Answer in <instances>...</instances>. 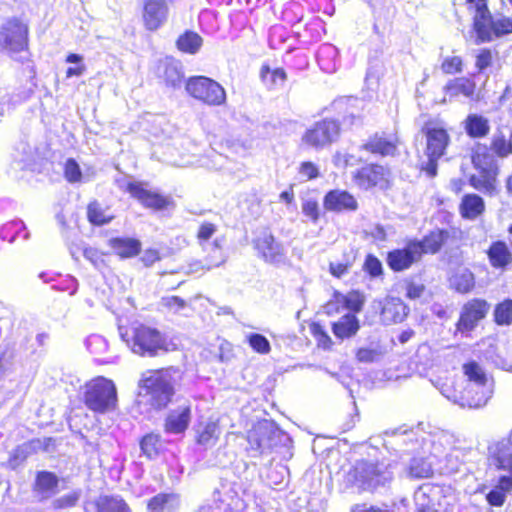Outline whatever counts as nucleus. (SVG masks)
Here are the masks:
<instances>
[{
  "mask_svg": "<svg viewBox=\"0 0 512 512\" xmlns=\"http://www.w3.org/2000/svg\"><path fill=\"white\" fill-rule=\"evenodd\" d=\"M191 420L190 405L183 404L169 412L165 421V430L168 433L179 434L184 432Z\"/></svg>",
  "mask_w": 512,
  "mask_h": 512,
  "instance_id": "nucleus-19",
  "label": "nucleus"
},
{
  "mask_svg": "<svg viewBox=\"0 0 512 512\" xmlns=\"http://www.w3.org/2000/svg\"><path fill=\"white\" fill-rule=\"evenodd\" d=\"M158 76L163 79L167 86L180 87L183 80V73L179 62L173 58L160 60L157 67Z\"/></svg>",
  "mask_w": 512,
  "mask_h": 512,
  "instance_id": "nucleus-20",
  "label": "nucleus"
},
{
  "mask_svg": "<svg viewBox=\"0 0 512 512\" xmlns=\"http://www.w3.org/2000/svg\"><path fill=\"white\" fill-rule=\"evenodd\" d=\"M339 124L334 120H323L317 122L314 127L308 130L302 140L305 144L322 148L335 141L339 135Z\"/></svg>",
  "mask_w": 512,
  "mask_h": 512,
  "instance_id": "nucleus-13",
  "label": "nucleus"
},
{
  "mask_svg": "<svg viewBox=\"0 0 512 512\" xmlns=\"http://www.w3.org/2000/svg\"><path fill=\"white\" fill-rule=\"evenodd\" d=\"M309 329L315 340L317 341V345L323 349H330L333 345L331 337L328 335L326 330L319 323H311L309 325Z\"/></svg>",
  "mask_w": 512,
  "mask_h": 512,
  "instance_id": "nucleus-52",
  "label": "nucleus"
},
{
  "mask_svg": "<svg viewBox=\"0 0 512 512\" xmlns=\"http://www.w3.org/2000/svg\"><path fill=\"white\" fill-rule=\"evenodd\" d=\"M88 220L94 225H104L109 223L114 216L109 213V210L103 208L97 201L91 202L87 208Z\"/></svg>",
  "mask_w": 512,
  "mask_h": 512,
  "instance_id": "nucleus-45",
  "label": "nucleus"
},
{
  "mask_svg": "<svg viewBox=\"0 0 512 512\" xmlns=\"http://www.w3.org/2000/svg\"><path fill=\"white\" fill-rule=\"evenodd\" d=\"M242 508V500L234 491L229 490L217 500L215 512H239Z\"/></svg>",
  "mask_w": 512,
  "mask_h": 512,
  "instance_id": "nucleus-43",
  "label": "nucleus"
},
{
  "mask_svg": "<svg viewBox=\"0 0 512 512\" xmlns=\"http://www.w3.org/2000/svg\"><path fill=\"white\" fill-rule=\"evenodd\" d=\"M175 373L172 369L148 371L143 374L140 388L145 391L151 406L161 409L167 406L174 394Z\"/></svg>",
  "mask_w": 512,
  "mask_h": 512,
  "instance_id": "nucleus-3",
  "label": "nucleus"
},
{
  "mask_svg": "<svg viewBox=\"0 0 512 512\" xmlns=\"http://www.w3.org/2000/svg\"><path fill=\"white\" fill-rule=\"evenodd\" d=\"M388 178L389 172L380 165L364 166L353 175L355 185L363 190H368L372 187L387 188Z\"/></svg>",
  "mask_w": 512,
  "mask_h": 512,
  "instance_id": "nucleus-16",
  "label": "nucleus"
},
{
  "mask_svg": "<svg viewBox=\"0 0 512 512\" xmlns=\"http://www.w3.org/2000/svg\"><path fill=\"white\" fill-rule=\"evenodd\" d=\"M216 230V225L210 222H204L200 225L196 235L200 247L205 246V244L211 243L209 240L215 234Z\"/></svg>",
  "mask_w": 512,
  "mask_h": 512,
  "instance_id": "nucleus-58",
  "label": "nucleus"
},
{
  "mask_svg": "<svg viewBox=\"0 0 512 512\" xmlns=\"http://www.w3.org/2000/svg\"><path fill=\"white\" fill-rule=\"evenodd\" d=\"M487 253L490 264L494 268H504L512 262V253L505 242L492 243Z\"/></svg>",
  "mask_w": 512,
  "mask_h": 512,
  "instance_id": "nucleus-33",
  "label": "nucleus"
},
{
  "mask_svg": "<svg viewBox=\"0 0 512 512\" xmlns=\"http://www.w3.org/2000/svg\"><path fill=\"white\" fill-rule=\"evenodd\" d=\"M485 209L483 199L476 194H467L462 198L460 204L461 215L466 219H476Z\"/></svg>",
  "mask_w": 512,
  "mask_h": 512,
  "instance_id": "nucleus-35",
  "label": "nucleus"
},
{
  "mask_svg": "<svg viewBox=\"0 0 512 512\" xmlns=\"http://www.w3.org/2000/svg\"><path fill=\"white\" fill-rule=\"evenodd\" d=\"M161 447V441L160 437L157 434H147L145 435L141 442H140V448L144 455H146L148 458H153L156 456L159 452V449Z\"/></svg>",
  "mask_w": 512,
  "mask_h": 512,
  "instance_id": "nucleus-49",
  "label": "nucleus"
},
{
  "mask_svg": "<svg viewBox=\"0 0 512 512\" xmlns=\"http://www.w3.org/2000/svg\"><path fill=\"white\" fill-rule=\"evenodd\" d=\"M449 232L447 230H434L425 236L422 240H418V245L421 248L420 255L423 254H435L437 253L442 245L447 241Z\"/></svg>",
  "mask_w": 512,
  "mask_h": 512,
  "instance_id": "nucleus-32",
  "label": "nucleus"
},
{
  "mask_svg": "<svg viewBox=\"0 0 512 512\" xmlns=\"http://www.w3.org/2000/svg\"><path fill=\"white\" fill-rule=\"evenodd\" d=\"M471 159L475 169L499 172L497 155L486 145H476Z\"/></svg>",
  "mask_w": 512,
  "mask_h": 512,
  "instance_id": "nucleus-25",
  "label": "nucleus"
},
{
  "mask_svg": "<svg viewBox=\"0 0 512 512\" xmlns=\"http://www.w3.org/2000/svg\"><path fill=\"white\" fill-rule=\"evenodd\" d=\"M512 33V20L507 17L494 19L492 35L497 37Z\"/></svg>",
  "mask_w": 512,
  "mask_h": 512,
  "instance_id": "nucleus-61",
  "label": "nucleus"
},
{
  "mask_svg": "<svg viewBox=\"0 0 512 512\" xmlns=\"http://www.w3.org/2000/svg\"><path fill=\"white\" fill-rule=\"evenodd\" d=\"M31 95V91H24L23 93L11 96L6 89L0 90V115L4 113V106L10 107L22 101L27 100Z\"/></svg>",
  "mask_w": 512,
  "mask_h": 512,
  "instance_id": "nucleus-54",
  "label": "nucleus"
},
{
  "mask_svg": "<svg viewBox=\"0 0 512 512\" xmlns=\"http://www.w3.org/2000/svg\"><path fill=\"white\" fill-rule=\"evenodd\" d=\"M84 402L95 412L104 413L113 409L117 402L114 383L104 377L93 379L86 385Z\"/></svg>",
  "mask_w": 512,
  "mask_h": 512,
  "instance_id": "nucleus-7",
  "label": "nucleus"
},
{
  "mask_svg": "<svg viewBox=\"0 0 512 512\" xmlns=\"http://www.w3.org/2000/svg\"><path fill=\"white\" fill-rule=\"evenodd\" d=\"M220 434V428L216 422L210 421L200 425L197 430V442L201 445L214 444Z\"/></svg>",
  "mask_w": 512,
  "mask_h": 512,
  "instance_id": "nucleus-46",
  "label": "nucleus"
},
{
  "mask_svg": "<svg viewBox=\"0 0 512 512\" xmlns=\"http://www.w3.org/2000/svg\"><path fill=\"white\" fill-rule=\"evenodd\" d=\"M35 451V442H25L17 446L10 454L7 461V467L15 470L17 467L22 465L25 460Z\"/></svg>",
  "mask_w": 512,
  "mask_h": 512,
  "instance_id": "nucleus-42",
  "label": "nucleus"
},
{
  "mask_svg": "<svg viewBox=\"0 0 512 512\" xmlns=\"http://www.w3.org/2000/svg\"><path fill=\"white\" fill-rule=\"evenodd\" d=\"M420 251L418 240H409L403 248L394 249L388 253L387 264L395 272L407 270L420 261Z\"/></svg>",
  "mask_w": 512,
  "mask_h": 512,
  "instance_id": "nucleus-14",
  "label": "nucleus"
},
{
  "mask_svg": "<svg viewBox=\"0 0 512 512\" xmlns=\"http://www.w3.org/2000/svg\"><path fill=\"white\" fill-rule=\"evenodd\" d=\"M494 320L498 325L512 323V300L506 299L495 307Z\"/></svg>",
  "mask_w": 512,
  "mask_h": 512,
  "instance_id": "nucleus-48",
  "label": "nucleus"
},
{
  "mask_svg": "<svg viewBox=\"0 0 512 512\" xmlns=\"http://www.w3.org/2000/svg\"><path fill=\"white\" fill-rule=\"evenodd\" d=\"M256 248L262 254L263 258L270 263H280L284 255L278 243L272 235L264 234L256 240Z\"/></svg>",
  "mask_w": 512,
  "mask_h": 512,
  "instance_id": "nucleus-26",
  "label": "nucleus"
},
{
  "mask_svg": "<svg viewBox=\"0 0 512 512\" xmlns=\"http://www.w3.org/2000/svg\"><path fill=\"white\" fill-rule=\"evenodd\" d=\"M509 443H498L492 451V464L499 470L512 472V430Z\"/></svg>",
  "mask_w": 512,
  "mask_h": 512,
  "instance_id": "nucleus-28",
  "label": "nucleus"
},
{
  "mask_svg": "<svg viewBox=\"0 0 512 512\" xmlns=\"http://www.w3.org/2000/svg\"><path fill=\"white\" fill-rule=\"evenodd\" d=\"M323 206L327 211L336 213L355 212L358 209V201L350 192L334 189L324 196Z\"/></svg>",
  "mask_w": 512,
  "mask_h": 512,
  "instance_id": "nucleus-18",
  "label": "nucleus"
},
{
  "mask_svg": "<svg viewBox=\"0 0 512 512\" xmlns=\"http://www.w3.org/2000/svg\"><path fill=\"white\" fill-rule=\"evenodd\" d=\"M98 506V512H130L127 504L117 497H103Z\"/></svg>",
  "mask_w": 512,
  "mask_h": 512,
  "instance_id": "nucleus-47",
  "label": "nucleus"
},
{
  "mask_svg": "<svg viewBox=\"0 0 512 512\" xmlns=\"http://www.w3.org/2000/svg\"><path fill=\"white\" fill-rule=\"evenodd\" d=\"M465 130L473 138L485 137L490 131L489 121L481 115L470 114L465 120Z\"/></svg>",
  "mask_w": 512,
  "mask_h": 512,
  "instance_id": "nucleus-37",
  "label": "nucleus"
},
{
  "mask_svg": "<svg viewBox=\"0 0 512 512\" xmlns=\"http://www.w3.org/2000/svg\"><path fill=\"white\" fill-rule=\"evenodd\" d=\"M58 477L49 471L37 473L33 490L41 500L51 498L58 492Z\"/></svg>",
  "mask_w": 512,
  "mask_h": 512,
  "instance_id": "nucleus-23",
  "label": "nucleus"
},
{
  "mask_svg": "<svg viewBox=\"0 0 512 512\" xmlns=\"http://www.w3.org/2000/svg\"><path fill=\"white\" fill-rule=\"evenodd\" d=\"M422 131L426 136L427 161L422 163L421 169L428 176L434 177L437 174L438 159L445 154L450 143V136L442 125L432 121L426 123Z\"/></svg>",
  "mask_w": 512,
  "mask_h": 512,
  "instance_id": "nucleus-5",
  "label": "nucleus"
},
{
  "mask_svg": "<svg viewBox=\"0 0 512 512\" xmlns=\"http://www.w3.org/2000/svg\"><path fill=\"white\" fill-rule=\"evenodd\" d=\"M490 305L483 299H472L465 303L461 309L457 329L460 332L472 331L477 324L486 317Z\"/></svg>",
  "mask_w": 512,
  "mask_h": 512,
  "instance_id": "nucleus-15",
  "label": "nucleus"
},
{
  "mask_svg": "<svg viewBox=\"0 0 512 512\" xmlns=\"http://www.w3.org/2000/svg\"><path fill=\"white\" fill-rule=\"evenodd\" d=\"M440 489L431 486L420 487L414 494L418 512H439L440 503L436 501Z\"/></svg>",
  "mask_w": 512,
  "mask_h": 512,
  "instance_id": "nucleus-24",
  "label": "nucleus"
},
{
  "mask_svg": "<svg viewBox=\"0 0 512 512\" xmlns=\"http://www.w3.org/2000/svg\"><path fill=\"white\" fill-rule=\"evenodd\" d=\"M477 174L471 175L469 179L470 185L476 190L492 195L496 191L497 187V176L499 172L483 171L482 169H476Z\"/></svg>",
  "mask_w": 512,
  "mask_h": 512,
  "instance_id": "nucleus-29",
  "label": "nucleus"
},
{
  "mask_svg": "<svg viewBox=\"0 0 512 512\" xmlns=\"http://www.w3.org/2000/svg\"><path fill=\"white\" fill-rule=\"evenodd\" d=\"M28 46V27L16 18L7 20L0 27V47L12 57Z\"/></svg>",
  "mask_w": 512,
  "mask_h": 512,
  "instance_id": "nucleus-9",
  "label": "nucleus"
},
{
  "mask_svg": "<svg viewBox=\"0 0 512 512\" xmlns=\"http://www.w3.org/2000/svg\"><path fill=\"white\" fill-rule=\"evenodd\" d=\"M350 512H393V511L390 510L386 504L377 506V505H368L366 503H363V504L353 505L351 507Z\"/></svg>",
  "mask_w": 512,
  "mask_h": 512,
  "instance_id": "nucleus-64",
  "label": "nucleus"
},
{
  "mask_svg": "<svg viewBox=\"0 0 512 512\" xmlns=\"http://www.w3.org/2000/svg\"><path fill=\"white\" fill-rule=\"evenodd\" d=\"M489 148L498 158H506L512 153V132L507 139L501 130H497L492 135Z\"/></svg>",
  "mask_w": 512,
  "mask_h": 512,
  "instance_id": "nucleus-39",
  "label": "nucleus"
},
{
  "mask_svg": "<svg viewBox=\"0 0 512 512\" xmlns=\"http://www.w3.org/2000/svg\"><path fill=\"white\" fill-rule=\"evenodd\" d=\"M468 3L474 9L473 28L477 35L475 44L491 41L494 20L486 0H468Z\"/></svg>",
  "mask_w": 512,
  "mask_h": 512,
  "instance_id": "nucleus-11",
  "label": "nucleus"
},
{
  "mask_svg": "<svg viewBox=\"0 0 512 512\" xmlns=\"http://www.w3.org/2000/svg\"><path fill=\"white\" fill-rule=\"evenodd\" d=\"M278 438V429L272 421H259L247 432V449L253 456H258L276 445Z\"/></svg>",
  "mask_w": 512,
  "mask_h": 512,
  "instance_id": "nucleus-10",
  "label": "nucleus"
},
{
  "mask_svg": "<svg viewBox=\"0 0 512 512\" xmlns=\"http://www.w3.org/2000/svg\"><path fill=\"white\" fill-rule=\"evenodd\" d=\"M109 246L115 254L121 258H132L137 256L141 250V242L134 238H111Z\"/></svg>",
  "mask_w": 512,
  "mask_h": 512,
  "instance_id": "nucleus-30",
  "label": "nucleus"
},
{
  "mask_svg": "<svg viewBox=\"0 0 512 512\" xmlns=\"http://www.w3.org/2000/svg\"><path fill=\"white\" fill-rule=\"evenodd\" d=\"M119 334L131 352L141 357H155L170 350L167 337L156 328L145 324L120 326Z\"/></svg>",
  "mask_w": 512,
  "mask_h": 512,
  "instance_id": "nucleus-1",
  "label": "nucleus"
},
{
  "mask_svg": "<svg viewBox=\"0 0 512 512\" xmlns=\"http://www.w3.org/2000/svg\"><path fill=\"white\" fill-rule=\"evenodd\" d=\"M363 148L373 154H380L382 156L394 155L396 151V144L393 141L387 140L380 136H374Z\"/></svg>",
  "mask_w": 512,
  "mask_h": 512,
  "instance_id": "nucleus-40",
  "label": "nucleus"
},
{
  "mask_svg": "<svg viewBox=\"0 0 512 512\" xmlns=\"http://www.w3.org/2000/svg\"><path fill=\"white\" fill-rule=\"evenodd\" d=\"M288 39V30L283 25H274L270 28L268 43L271 49L283 50L284 54L288 53L286 41Z\"/></svg>",
  "mask_w": 512,
  "mask_h": 512,
  "instance_id": "nucleus-44",
  "label": "nucleus"
},
{
  "mask_svg": "<svg viewBox=\"0 0 512 512\" xmlns=\"http://www.w3.org/2000/svg\"><path fill=\"white\" fill-rule=\"evenodd\" d=\"M354 484L362 489L373 491L378 487L385 486L393 479L391 464L370 463L359 461L353 470Z\"/></svg>",
  "mask_w": 512,
  "mask_h": 512,
  "instance_id": "nucleus-6",
  "label": "nucleus"
},
{
  "mask_svg": "<svg viewBox=\"0 0 512 512\" xmlns=\"http://www.w3.org/2000/svg\"><path fill=\"white\" fill-rule=\"evenodd\" d=\"M468 383L464 390L469 397L461 398L470 409L484 407L493 395V381L489 380L482 367L475 361L463 365Z\"/></svg>",
  "mask_w": 512,
  "mask_h": 512,
  "instance_id": "nucleus-4",
  "label": "nucleus"
},
{
  "mask_svg": "<svg viewBox=\"0 0 512 512\" xmlns=\"http://www.w3.org/2000/svg\"><path fill=\"white\" fill-rule=\"evenodd\" d=\"M248 343L251 346V348L260 354H267L270 352V343L268 339L258 333H252L247 336Z\"/></svg>",
  "mask_w": 512,
  "mask_h": 512,
  "instance_id": "nucleus-56",
  "label": "nucleus"
},
{
  "mask_svg": "<svg viewBox=\"0 0 512 512\" xmlns=\"http://www.w3.org/2000/svg\"><path fill=\"white\" fill-rule=\"evenodd\" d=\"M364 269L372 277L380 276L383 271L381 262L373 255L367 256L364 263Z\"/></svg>",
  "mask_w": 512,
  "mask_h": 512,
  "instance_id": "nucleus-63",
  "label": "nucleus"
},
{
  "mask_svg": "<svg viewBox=\"0 0 512 512\" xmlns=\"http://www.w3.org/2000/svg\"><path fill=\"white\" fill-rule=\"evenodd\" d=\"M421 453L439 464L438 469L445 473L457 472L460 466L456 439L447 431H435L422 437Z\"/></svg>",
  "mask_w": 512,
  "mask_h": 512,
  "instance_id": "nucleus-2",
  "label": "nucleus"
},
{
  "mask_svg": "<svg viewBox=\"0 0 512 512\" xmlns=\"http://www.w3.org/2000/svg\"><path fill=\"white\" fill-rule=\"evenodd\" d=\"M319 176V168L310 161L302 162L298 168V178L300 181L315 179Z\"/></svg>",
  "mask_w": 512,
  "mask_h": 512,
  "instance_id": "nucleus-60",
  "label": "nucleus"
},
{
  "mask_svg": "<svg viewBox=\"0 0 512 512\" xmlns=\"http://www.w3.org/2000/svg\"><path fill=\"white\" fill-rule=\"evenodd\" d=\"M452 285L460 293H468L475 285L474 275L465 270L454 276L452 279Z\"/></svg>",
  "mask_w": 512,
  "mask_h": 512,
  "instance_id": "nucleus-50",
  "label": "nucleus"
},
{
  "mask_svg": "<svg viewBox=\"0 0 512 512\" xmlns=\"http://www.w3.org/2000/svg\"><path fill=\"white\" fill-rule=\"evenodd\" d=\"M359 328V321L356 316L352 314L342 316L332 325L333 333L339 339L350 338L356 335Z\"/></svg>",
  "mask_w": 512,
  "mask_h": 512,
  "instance_id": "nucleus-34",
  "label": "nucleus"
},
{
  "mask_svg": "<svg viewBox=\"0 0 512 512\" xmlns=\"http://www.w3.org/2000/svg\"><path fill=\"white\" fill-rule=\"evenodd\" d=\"M81 496L80 491H73L54 499L51 503V507L55 510L67 509L74 507L79 501Z\"/></svg>",
  "mask_w": 512,
  "mask_h": 512,
  "instance_id": "nucleus-55",
  "label": "nucleus"
},
{
  "mask_svg": "<svg viewBox=\"0 0 512 512\" xmlns=\"http://www.w3.org/2000/svg\"><path fill=\"white\" fill-rule=\"evenodd\" d=\"M446 74H455L462 71V59L458 56L446 58L441 66Z\"/></svg>",
  "mask_w": 512,
  "mask_h": 512,
  "instance_id": "nucleus-62",
  "label": "nucleus"
},
{
  "mask_svg": "<svg viewBox=\"0 0 512 512\" xmlns=\"http://www.w3.org/2000/svg\"><path fill=\"white\" fill-rule=\"evenodd\" d=\"M223 243V238H216L211 243L201 247L202 251L206 254L204 259L207 270L220 267L226 262L227 255L223 250Z\"/></svg>",
  "mask_w": 512,
  "mask_h": 512,
  "instance_id": "nucleus-27",
  "label": "nucleus"
},
{
  "mask_svg": "<svg viewBox=\"0 0 512 512\" xmlns=\"http://www.w3.org/2000/svg\"><path fill=\"white\" fill-rule=\"evenodd\" d=\"M88 350L94 355H101L108 349L107 341L100 335H92L86 341Z\"/></svg>",
  "mask_w": 512,
  "mask_h": 512,
  "instance_id": "nucleus-59",
  "label": "nucleus"
},
{
  "mask_svg": "<svg viewBox=\"0 0 512 512\" xmlns=\"http://www.w3.org/2000/svg\"><path fill=\"white\" fill-rule=\"evenodd\" d=\"M445 93L450 98L463 95L472 97L475 91V83L467 78H456L445 86Z\"/></svg>",
  "mask_w": 512,
  "mask_h": 512,
  "instance_id": "nucleus-38",
  "label": "nucleus"
},
{
  "mask_svg": "<svg viewBox=\"0 0 512 512\" xmlns=\"http://www.w3.org/2000/svg\"><path fill=\"white\" fill-rule=\"evenodd\" d=\"M260 79L268 90L283 88L287 79L286 70L274 64L264 63L260 68Z\"/></svg>",
  "mask_w": 512,
  "mask_h": 512,
  "instance_id": "nucleus-22",
  "label": "nucleus"
},
{
  "mask_svg": "<svg viewBox=\"0 0 512 512\" xmlns=\"http://www.w3.org/2000/svg\"><path fill=\"white\" fill-rule=\"evenodd\" d=\"M408 314V308L400 298L388 297L385 299L381 319L385 324L402 322Z\"/></svg>",
  "mask_w": 512,
  "mask_h": 512,
  "instance_id": "nucleus-21",
  "label": "nucleus"
},
{
  "mask_svg": "<svg viewBox=\"0 0 512 512\" xmlns=\"http://www.w3.org/2000/svg\"><path fill=\"white\" fill-rule=\"evenodd\" d=\"M186 91L193 98L211 106L222 105L226 100L224 88L218 82L204 76L190 78L186 83Z\"/></svg>",
  "mask_w": 512,
  "mask_h": 512,
  "instance_id": "nucleus-8",
  "label": "nucleus"
},
{
  "mask_svg": "<svg viewBox=\"0 0 512 512\" xmlns=\"http://www.w3.org/2000/svg\"><path fill=\"white\" fill-rule=\"evenodd\" d=\"M64 176L69 183H77L82 179V172L78 163L69 158L64 165Z\"/></svg>",
  "mask_w": 512,
  "mask_h": 512,
  "instance_id": "nucleus-57",
  "label": "nucleus"
},
{
  "mask_svg": "<svg viewBox=\"0 0 512 512\" xmlns=\"http://www.w3.org/2000/svg\"><path fill=\"white\" fill-rule=\"evenodd\" d=\"M440 392L445 398H447L454 404H457L462 408H468V405H466L464 400L461 399V398L469 397V394H467L464 389L461 391H458L456 388L449 386L447 384H444L440 388Z\"/></svg>",
  "mask_w": 512,
  "mask_h": 512,
  "instance_id": "nucleus-53",
  "label": "nucleus"
},
{
  "mask_svg": "<svg viewBox=\"0 0 512 512\" xmlns=\"http://www.w3.org/2000/svg\"><path fill=\"white\" fill-rule=\"evenodd\" d=\"M434 466H436L435 462L422 454L410 461L406 473L409 478H428L433 474Z\"/></svg>",
  "mask_w": 512,
  "mask_h": 512,
  "instance_id": "nucleus-31",
  "label": "nucleus"
},
{
  "mask_svg": "<svg viewBox=\"0 0 512 512\" xmlns=\"http://www.w3.org/2000/svg\"><path fill=\"white\" fill-rule=\"evenodd\" d=\"M177 48L185 53L195 54L199 51L203 44L202 37L193 31H186L179 36L177 42Z\"/></svg>",
  "mask_w": 512,
  "mask_h": 512,
  "instance_id": "nucleus-41",
  "label": "nucleus"
},
{
  "mask_svg": "<svg viewBox=\"0 0 512 512\" xmlns=\"http://www.w3.org/2000/svg\"><path fill=\"white\" fill-rule=\"evenodd\" d=\"M179 506L176 494H158L148 503L150 512H174Z\"/></svg>",
  "mask_w": 512,
  "mask_h": 512,
  "instance_id": "nucleus-36",
  "label": "nucleus"
},
{
  "mask_svg": "<svg viewBox=\"0 0 512 512\" xmlns=\"http://www.w3.org/2000/svg\"><path fill=\"white\" fill-rule=\"evenodd\" d=\"M25 229L24 223L20 220L7 222L0 228V237L2 240L10 243L14 242L17 235Z\"/></svg>",
  "mask_w": 512,
  "mask_h": 512,
  "instance_id": "nucleus-51",
  "label": "nucleus"
},
{
  "mask_svg": "<svg viewBox=\"0 0 512 512\" xmlns=\"http://www.w3.org/2000/svg\"><path fill=\"white\" fill-rule=\"evenodd\" d=\"M169 5L163 0H143L142 21L148 31H156L167 22Z\"/></svg>",
  "mask_w": 512,
  "mask_h": 512,
  "instance_id": "nucleus-17",
  "label": "nucleus"
},
{
  "mask_svg": "<svg viewBox=\"0 0 512 512\" xmlns=\"http://www.w3.org/2000/svg\"><path fill=\"white\" fill-rule=\"evenodd\" d=\"M126 191L129 192L133 198L138 200L145 208L152 209L154 211L164 210L173 203L170 197L147 189L143 183L129 182L126 186Z\"/></svg>",
  "mask_w": 512,
  "mask_h": 512,
  "instance_id": "nucleus-12",
  "label": "nucleus"
}]
</instances>
